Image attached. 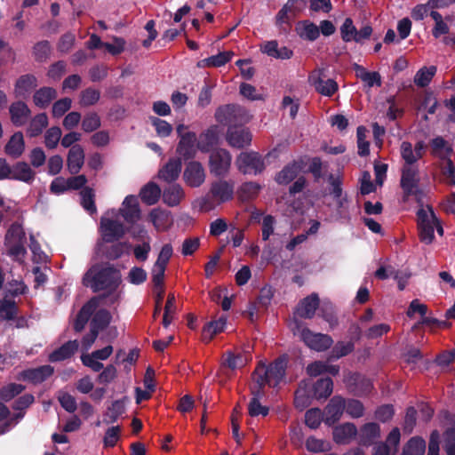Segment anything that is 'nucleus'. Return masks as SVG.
I'll list each match as a JSON object with an SVG mask.
<instances>
[{
  "instance_id": "ea45409f",
  "label": "nucleus",
  "mask_w": 455,
  "mask_h": 455,
  "mask_svg": "<svg viewBox=\"0 0 455 455\" xmlns=\"http://www.w3.org/2000/svg\"><path fill=\"white\" fill-rule=\"evenodd\" d=\"M80 204L90 215L97 213V207L95 204V192L90 187H85L80 191Z\"/></svg>"
},
{
  "instance_id": "393cba45",
  "label": "nucleus",
  "mask_w": 455,
  "mask_h": 455,
  "mask_svg": "<svg viewBox=\"0 0 455 455\" xmlns=\"http://www.w3.org/2000/svg\"><path fill=\"white\" fill-rule=\"evenodd\" d=\"M219 142V132L217 125H212L203 132L197 141V148L202 153H210L212 148Z\"/></svg>"
},
{
  "instance_id": "72a5a7b5",
  "label": "nucleus",
  "mask_w": 455,
  "mask_h": 455,
  "mask_svg": "<svg viewBox=\"0 0 455 455\" xmlns=\"http://www.w3.org/2000/svg\"><path fill=\"white\" fill-rule=\"evenodd\" d=\"M57 91L54 88L44 86L36 91L33 101L36 107L46 108L57 98Z\"/></svg>"
},
{
  "instance_id": "a878e982",
  "label": "nucleus",
  "mask_w": 455,
  "mask_h": 455,
  "mask_svg": "<svg viewBox=\"0 0 455 455\" xmlns=\"http://www.w3.org/2000/svg\"><path fill=\"white\" fill-rule=\"evenodd\" d=\"M182 169V160L178 157L170 158L169 161L159 171L158 176L163 180L172 183L175 181Z\"/></svg>"
},
{
  "instance_id": "13d9d810",
  "label": "nucleus",
  "mask_w": 455,
  "mask_h": 455,
  "mask_svg": "<svg viewBox=\"0 0 455 455\" xmlns=\"http://www.w3.org/2000/svg\"><path fill=\"white\" fill-rule=\"evenodd\" d=\"M151 124L155 127L156 134L159 137L166 138L172 132V126L167 121L158 118L151 117Z\"/></svg>"
},
{
  "instance_id": "c9c22d12",
  "label": "nucleus",
  "mask_w": 455,
  "mask_h": 455,
  "mask_svg": "<svg viewBox=\"0 0 455 455\" xmlns=\"http://www.w3.org/2000/svg\"><path fill=\"white\" fill-rule=\"evenodd\" d=\"M333 381L330 377L317 379L312 387L313 397L317 400L327 399L332 393Z\"/></svg>"
},
{
  "instance_id": "7c9ffc66",
  "label": "nucleus",
  "mask_w": 455,
  "mask_h": 455,
  "mask_svg": "<svg viewBox=\"0 0 455 455\" xmlns=\"http://www.w3.org/2000/svg\"><path fill=\"white\" fill-rule=\"evenodd\" d=\"M36 86L37 78L34 75H22L15 83L14 92L17 97H26Z\"/></svg>"
},
{
  "instance_id": "e2e57ef3",
  "label": "nucleus",
  "mask_w": 455,
  "mask_h": 455,
  "mask_svg": "<svg viewBox=\"0 0 455 455\" xmlns=\"http://www.w3.org/2000/svg\"><path fill=\"white\" fill-rule=\"evenodd\" d=\"M345 411L352 418L357 419L363 415L364 406L359 400L348 399L346 401Z\"/></svg>"
},
{
  "instance_id": "4468645a",
  "label": "nucleus",
  "mask_w": 455,
  "mask_h": 455,
  "mask_svg": "<svg viewBox=\"0 0 455 455\" xmlns=\"http://www.w3.org/2000/svg\"><path fill=\"white\" fill-rule=\"evenodd\" d=\"M212 183L209 195L215 199L218 204H223L233 199L235 192V182L219 178Z\"/></svg>"
},
{
  "instance_id": "bf43d9fd",
  "label": "nucleus",
  "mask_w": 455,
  "mask_h": 455,
  "mask_svg": "<svg viewBox=\"0 0 455 455\" xmlns=\"http://www.w3.org/2000/svg\"><path fill=\"white\" fill-rule=\"evenodd\" d=\"M323 419V414L320 409L312 408L307 411L305 414V423L311 429L317 428Z\"/></svg>"
},
{
  "instance_id": "f257e3e1",
  "label": "nucleus",
  "mask_w": 455,
  "mask_h": 455,
  "mask_svg": "<svg viewBox=\"0 0 455 455\" xmlns=\"http://www.w3.org/2000/svg\"><path fill=\"white\" fill-rule=\"evenodd\" d=\"M287 368V356L282 355L269 365L259 363L251 374L253 384L250 387L251 398L257 401L265 395L266 386L275 387L280 384L285 376Z\"/></svg>"
},
{
  "instance_id": "4be33fe9",
  "label": "nucleus",
  "mask_w": 455,
  "mask_h": 455,
  "mask_svg": "<svg viewBox=\"0 0 455 455\" xmlns=\"http://www.w3.org/2000/svg\"><path fill=\"white\" fill-rule=\"evenodd\" d=\"M303 167L302 161H292L286 164L280 172L275 174V180L279 185H288L294 180Z\"/></svg>"
},
{
  "instance_id": "3c124183",
  "label": "nucleus",
  "mask_w": 455,
  "mask_h": 455,
  "mask_svg": "<svg viewBox=\"0 0 455 455\" xmlns=\"http://www.w3.org/2000/svg\"><path fill=\"white\" fill-rule=\"evenodd\" d=\"M367 129L360 125L356 129L358 155L367 156L370 154V143L366 140Z\"/></svg>"
},
{
  "instance_id": "f704fd0d",
  "label": "nucleus",
  "mask_w": 455,
  "mask_h": 455,
  "mask_svg": "<svg viewBox=\"0 0 455 455\" xmlns=\"http://www.w3.org/2000/svg\"><path fill=\"white\" fill-rule=\"evenodd\" d=\"M161 193L160 187L156 183L150 181L141 188L140 197L147 205H153L158 202Z\"/></svg>"
},
{
  "instance_id": "c756f323",
  "label": "nucleus",
  "mask_w": 455,
  "mask_h": 455,
  "mask_svg": "<svg viewBox=\"0 0 455 455\" xmlns=\"http://www.w3.org/2000/svg\"><path fill=\"white\" fill-rule=\"evenodd\" d=\"M163 202L170 207L177 206L185 197L182 187L177 183H173L164 189Z\"/></svg>"
},
{
  "instance_id": "5fc2aeb1",
  "label": "nucleus",
  "mask_w": 455,
  "mask_h": 455,
  "mask_svg": "<svg viewBox=\"0 0 455 455\" xmlns=\"http://www.w3.org/2000/svg\"><path fill=\"white\" fill-rule=\"evenodd\" d=\"M355 349V343L352 340L347 342L338 341L331 350V356L339 359L352 353Z\"/></svg>"
},
{
  "instance_id": "0e129e2a",
  "label": "nucleus",
  "mask_w": 455,
  "mask_h": 455,
  "mask_svg": "<svg viewBox=\"0 0 455 455\" xmlns=\"http://www.w3.org/2000/svg\"><path fill=\"white\" fill-rule=\"evenodd\" d=\"M71 104L72 100L68 97L62 98L55 101L52 109L53 117H61L66 112H68L70 109Z\"/></svg>"
},
{
  "instance_id": "37998d69",
  "label": "nucleus",
  "mask_w": 455,
  "mask_h": 455,
  "mask_svg": "<svg viewBox=\"0 0 455 455\" xmlns=\"http://www.w3.org/2000/svg\"><path fill=\"white\" fill-rule=\"evenodd\" d=\"M19 314V307L14 300L4 299L0 301V322L14 320Z\"/></svg>"
},
{
  "instance_id": "0eeeda50",
  "label": "nucleus",
  "mask_w": 455,
  "mask_h": 455,
  "mask_svg": "<svg viewBox=\"0 0 455 455\" xmlns=\"http://www.w3.org/2000/svg\"><path fill=\"white\" fill-rule=\"evenodd\" d=\"M237 169L243 174H260L265 170L264 159L255 151L242 152L236 158Z\"/></svg>"
},
{
  "instance_id": "a19ab883",
  "label": "nucleus",
  "mask_w": 455,
  "mask_h": 455,
  "mask_svg": "<svg viewBox=\"0 0 455 455\" xmlns=\"http://www.w3.org/2000/svg\"><path fill=\"white\" fill-rule=\"evenodd\" d=\"M48 125V116L45 113L36 115L29 122L27 133L29 137H37Z\"/></svg>"
},
{
  "instance_id": "6e6552de",
  "label": "nucleus",
  "mask_w": 455,
  "mask_h": 455,
  "mask_svg": "<svg viewBox=\"0 0 455 455\" xmlns=\"http://www.w3.org/2000/svg\"><path fill=\"white\" fill-rule=\"evenodd\" d=\"M325 77V69L316 68L308 75V82L321 95L331 97L338 91L339 85L334 79Z\"/></svg>"
},
{
  "instance_id": "338daca9",
  "label": "nucleus",
  "mask_w": 455,
  "mask_h": 455,
  "mask_svg": "<svg viewBox=\"0 0 455 455\" xmlns=\"http://www.w3.org/2000/svg\"><path fill=\"white\" fill-rule=\"evenodd\" d=\"M172 252H173V250H172V244H170V243L164 244L162 247V249L159 252L158 258L154 266H156V267H163V268L166 269L168 262L172 256Z\"/></svg>"
},
{
  "instance_id": "7ed1b4c3",
  "label": "nucleus",
  "mask_w": 455,
  "mask_h": 455,
  "mask_svg": "<svg viewBox=\"0 0 455 455\" xmlns=\"http://www.w3.org/2000/svg\"><path fill=\"white\" fill-rule=\"evenodd\" d=\"M215 120L222 124L228 125H244L247 124L251 116L245 108L239 104L230 103L218 107L214 113Z\"/></svg>"
},
{
  "instance_id": "69168bd1",
  "label": "nucleus",
  "mask_w": 455,
  "mask_h": 455,
  "mask_svg": "<svg viewBox=\"0 0 455 455\" xmlns=\"http://www.w3.org/2000/svg\"><path fill=\"white\" fill-rule=\"evenodd\" d=\"M248 412L251 417H266L269 413V408L262 405L257 398H251L248 404Z\"/></svg>"
},
{
  "instance_id": "aec40b11",
  "label": "nucleus",
  "mask_w": 455,
  "mask_h": 455,
  "mask_svg": "<svg viewBox=\"0 0 455 455\" xmlns=\"http://www.w3.org/2000/svg\"><path fill=\"white\" fill-rule=\"evenodd\" d=\"M11 121L16 127L23 126L30 117L31 110L28 106L21 100L12 102L9 108Z\"/></svg>"
},
{
  "instance_id": "864d4df0",
  "label": "nucleus",
  "mask_w": 455,
  "mask_h": 455,
  "mask_svg": "<svg viewBox=\"0 0 455 455\" xmlns=\"http://www.w3.org/2000/svg\"><path fill=\"white\" fill-rule=\"evenodd\" d=\"M401 157L404 161L403 165L413 166L419 160L416 157L412 144L409 141H403L400 147Z\"/></svg>"
},
{
  "instance_id": "f03ea898",
  "label": "nucleus",
  "mask_w": 455,
  "mask_h": 455,
  "mask_svg": "<svg viewBox=\"0 0 455 455\" xmlns=\"http://www.w3.org/2000/svg\"><path fill=\"white\" fill-rule=\"evenodd\" d=\"M121 272L114 265L106 263L101 266H93L84 275L83 283L90 287L93 292L107 291L100 298L105 299L108 294L114 292L121 283Z\"/></svg>"
},
{
  "instance_id": "6ab92c4d",
  "label": "nucleus",
  "mask_w": 455,
  "mask_h": 455,
  "mask_svg": "<svg viewBox=\"0 0 455 455\" xmlns=\"http://www.w3.org/2000/svg\"><path fill=\"white\" fill-rule=\"evenodd\" d=\"M320 299L316 293H311L301 299L296 307L294 315L302 319H312L319 307Z\"/></svg>"
},
{
  "instance_id": "9d476101",
  "label": "nucleus",
  "mask_w": 455,
  "mask_h": 455,
  "mask_svg": "<svg viewBox=\"0 0 455 455\" xmlns=\"http://www.w3.org/2000/svg\"><path fill=\"white\" fill-rule=\"evenodd\" d=\"M100 233L104 243H114L124 236L125 229L121 222L112 219L102 218L100 220Z\"/></svg>"
},
{
  "instance_id": "c03bdc74",
  "label": "nucleus",
  "mask_w": 455,
  "mask_h": 455,
  "mask_svg": "<svg viewBox=\"0 0 455 455\" xmlns=\"http://www.w3.org/2000/svg\"><path fill=\"white\" fill-rule=\"evenodd\" d=\"M112 320L110 312L105 308L96 311L90 323V327L97 330L98 331L106 329Z\"/></svg>"
},
{
  "instance_id": "c85d7f7f",
  "label": "nucleus",
  "mask_w": 455,
  "mask_h": 455,
  "mask_svg": "<svg viewBox=\"0 0 455 455\" xmlns=\"http://www.w3.org/2000/svg\"><path fill=\"white\" fill-rule=\"evenodd\" d=\"M357 434V428L354 423H344L333 429V440L339 444L348 443Z\"/></svg>"
},
{
  "instance_id": "de8ad7c7",
  "label": "nucleus",
  "mask_w": 455,
  "mask_h": 455,
  "mask_svg": "<svg viewBox=\"0 0 455 455\" xmlns=\"http://www.w3.org/2000/svg\"><path fill=\"white\" fill-rule=\"evenodd\" d=\"M124 412V406L119 400L114 401L107 411L103 414V422L107 425L116 422L119 417Z\"/></svg>"
},
{
  "instance_id": "a211bd4d",
  "label": "nucleus",
  "mask_w": 455,
  "mask_h": 455,
  "mask_svg": "<svg viewBox=\"0 0 455 455\" xmlns=\"http://www.w3.org/2000/svg\"><path fill=\"white\" fill-rule=\"evenodd\" d=\"M99 299L98 297H92L80 308L74 323V330L76 332H81L84 329L86 323L99 306Z\"/></svg>"
},
{
  "instance_id": "6e6d98bb",
  "label": "nucleus",
  "mask_w": 455,
  "mask_h": 455,
  "mask_svg": "<svg viewBox=\"0 0 455 455\" xmlns=\"http://www.w3.org/2000/svg\"><path fill=\"white\" fill-rule=\"evenodd\" d=\"M51 44L49 41L43 40L36 43L33 47V54L37 61L46 60L51 53Z\"/></svg>"
},
{
  "instance_id": "bb28decb",
  "label": "nucleus",
  "mask_w": 455,
  "mask_h": 455,
  "mask_svg": "<svg viewBox=\"0 0 455 455\" xmlns=\"http://www.w3.org/2000/svg\"><path fill=\"white\" fill-rule=\"evenodd\" d=\"M380 436V427L375 422L364 424L360 428L359 444L369 447L375 443V441Z\"/></svg>"
},
{
  "instance_id": "052dcab7",
  "label": "nucleus",
  "mask_w": 455,
  "mask_h": 455,
  "mask_svg": "<svg viewBox=\"0 0 455 455\" xmlns=\"http://www.w3.org/2000/svg\"><path fill=\"white\" fill-rule=\"evenodd\" d=\"M356 28L351 18H346L340 27V36L344 42L348 43L355 40Z\"/></svg>"
},
{
  "instance_id": "412c9836",
  "label": "nucleus",
  "mask_w": 455,
  "mask_h": 455,
  "mask_svg": "<svg viewBox=\"0 0 455 455\" xmlns=\"http://www.w3.org/2000/svg\"><path fill=\"white\" fill-rule=\"evenodd\" d=\"M36 172L26 162L20 161L11 165V173L9 180L21 181L31 184L35 180Z\"/></svg>"
},
{
  "instance_id": "79ce46f5",
  "label": "nucleus",
  "mask_w": 455,
  "mask_h": 455,
  "mask_svg": "<svg viewBox=\"0 0 455 455\" xmlns=\"http://www.w3.org/2000/svg\"><path fill=\"white\" fill-rule=\"evenodd\" d=\"M111 245L105 246L102 249L103 256L108 260H115L120 259L125 251L130 247V244L126 242L111 243Z\"/></svg>"
},
{
  "instance_id": "f8f14e48",
  "label": "nucleus",
  "mask_w": 455,
  "mask_h": 455,
  "mask_svg": "<svg viewBox=\"0 0 455 455\" xmlns=\"http://www.w3.org/2000/svg\"><path fill=\"white\" fill-rule=\"evenodd\" d=\"M197 149L196 133L188 131L180 139L176 147V153L179 155L178 158L188 161L196 157Z\"/></svg>"
},
{
  "instance_id": "dca6fc26",
  "label": "nucleus",
  "mask_w": 455,
  "mask_h": 455,
  "mask_svg": "<svg viewBox=\"0 0 455 455\" xmlns=\"http://www.w3.org/2000/svg\"><path fill=\"white\" fill-rule=\"evenodd\" d=\"M120 213L127 224H135L141 218V211L138 198L133 195L127 196L123 202Z\"/></svg>"
},
{
  "instance_id": "1a4fd4ad",
  "label": "nucleus",
  "mask_w": 455,
  "mask_h": 455,
  "mask_svg": "<svg viewBox=\"0 0 455 455\" xmlns=\"http://www.w3.org/2000/svg\"><path fill=\"white\" fill-rule=\"evenodd\" d=\"M419 171L417 165H403L400 185L406 197L421 193L419 188Z\"/></svg>"
},
{
  "instance_id": "09e8293b",
  "label": "nucleus",
  "mask_w": 455,
  "mask_h": 455,
  "mask_svg": "<svg viewBox=\"0 0 455 455\" xmlns=\"http://www.w3.org/2000/svg\"><path fill=\"white\" fill-rule=\"evenodd\" d=\"M426 450V442L421 437H411L403 448L402 455H423Z\"/></svg>"
},
{
  "instance_id": "a18cd8bd",
  "label": "nucleus",
  "mask_w": 455,
  "mask_h": 455,
  "mask_svg": "<svg viewBox=\"0 0 455 455\" xmlns=\"http://www.w3.org/2000/svg\"><path fill=\"white\" fill-rule=\"evenodd\" d=\"M436 70L435 66L421 68L414 76L415 84L421 88L427 87L435 76Z\"/></svg>"
},
{
  "instance_id": "39448f33",
  "label": "nucleus",
  "mask_w": 455,
  "mask_h": 455,
  "mask_svg": "<svg viewBox=\"0 0 455 455\" xmlns=\"http://www.w3.org/2000/svg\"><path fill=\"white\" fill-rule=\"evenodd\" d=\"M231 162L229 151L221 148L212 149L208 160L210 173L216 178H225L229 173Z\"/></svg>"
},
{
  "instance_id": "4c0bfd02",
  "label": "nucleus",
  "mask_w": 455,
  "mask_h": 455,
  "mask_svg": "<svg viewBox=\"0 0 455 455\" xmlns=\"http://www.w3.org/2000/svg\"><path fill=\"white\" fill-rule=\"evenodd\" d=\"M227 319L225 317H220L218 320L207 323L203 328V339L205 342L211 341L215 335L224 331Z\"/></svg>"
},
{
  "instance_id": "2f4dec72",
  "label": "nucleus",
  "mask_w": 455,
  "mask_h": 455,
  "mask_svg": "<svg viewBox=\"0 0 455 455\" xmlns=\"http://www.w3.org/2000/svg\"><path fill=\"white\" fill-rule=\"evenodd\" d=\"M251 359L250 354L245 352H241L238 354H235L232 351H227L224 354V361L222 363L223 366L229 368L234 371L236 369L243 368L246 365V363Z\"/></svg>"
},
{
  "instance_id": "423d86ee",
  "label": "nucleus",
  "mask_w": 455,
  "mask_h": 455,
  "mask_svg": "<svg viewBox=\"0 0 455 455\" xmlns=\"http://www.w3.org/2000/svg\"><path fill=\"white\" fill-rule=\"evenodd\" d=\"M295 324L300 339L311 349L315 351H325L332 346L333 339L330 335L315 333L308 328L302 327L301 323L298 321H296Z\"/></svg>"
},
{
  "instance_id": "f3484780",
  "label": "nucleus",
  "mask_w": 455,
  "mask_h": 455,
  "mask_svg": "<svg viewBox=\"0 0 455 455\" xmlns=\"http://www.w3.org/2000/svg\"><path fill=\"white\" fill-rule=\"evenodd\" d=\"M54 372V368L49 364L36 368H30L20 372V378L34 385L40 384L50 378Z\"/></svg>"
},
{
  "instance_id": "49530a36",
  "label": "nucleus",
  "mask_w": 455,
  "mask_h": 455,
  "mask_svg": "<svg viewBox=\"0 0 455 455\" xmlns=\"http://www.w3.org/2000/svg\"><path fill=\"white\" fill-rule=\"evenodd\" d=\"M261 189V186L254 181H247L241 185L238 190L242 201H250L256 198Z\"/></svg>"
},
{
  "instance_id": "8fccbe9b",
  "label": "nucleus",
  "mask_w": 455,
  "mask_h": 455,
  "mask_svg": "<svg viewBox=\"0 0 455 455\" xmlns=\"http://www.w3.org/2000/svg\"><path fill=\"white\" fill-rule=\"evenodd\" d=\"M25 387L21 384L10 383L0 388V400L9 402L16 395H20Z\"/></svg>"
},
{
  "instance_id": "58836bf2",
  "label": "nucleus",
  "mask_w": 455,
  "mask_h": 455,
  "mask_svg": "<svg viewBox=\"0 0 455 455\" xmlns=\"http://www.w3.org/2000/svg\"><path fill=\"white\" fill-rule=\"evenodd\" d=\"M233 53L231 52H222L209 58L201 60L197 62V67L204 68L206 67L219 68L231 60Z\"/></svg>"
},
{
  "instance_id": "774afa93",
  "label": "nucleus",
  "mask_w": 455,
  "mask_h": 455,
  "mask_svg": "<svg viewBox=\"0 0 455 455\" xmlns=\"http://www.w3.org/2000/svg\"><path fill=\"white\" fill-rule=\"evenodd\" d=\"M444 450L447 455H455V428L450 427L444 432Z\"/></svg>"
},
{
  "instance_id": "cd10ccee",
  "label": "nucleus",
  "mask_w": 455,
  "mask_h": 455,
  "mask_svg": "<svg viewBox=\"0 0 455 455\" xmlns=\"http://www.w3.org/2000/svg\"><path fill=\"white\" fill-rule=\"evenodd\" d=\"M78 347L77 340H68L49 355V361L56 363L69 359L77 351Z\"/></svg>"
},
{
  "instance_id": "4d7b16f0",
  "label": "nucleus",
  "mask_w": 455,
  "mask_h": 455,
  "mask_svg": "<svg viewBox=\"0 0 455 455\" xmlns=\"http://www.w3.org/2000/svg\"><path fill=\"white\" fill-rule=\"evenodd\" d=\"M100 98V91L93 88H86L81 92L80 104L84 107H89L96 104Z\"/></svg>"
},
{
  "instance_id": "2eb2a0df",
  "label": "nucleus",
  "mask_w": 455,
  "mask_h": 455,
  "mask_svg": "<svg viewBox=\"0 0 455 455\" xmlns=\"http://www.w3.org/2000/svg\"><path fill=\"white\" fill-rule=\"evenodd\" d=\"M417 217L420 241L429 244L435 238L434 222L431 220L430 212H427L425 209L420 208L417 212Z\"/></svg>"
},
{
  "instance_id": "b1692460",
  "label": "nucleus",
  "mask_w": 455,
  "mask_h": 455,
  "mask_svg": "<svg viewBox=\"0 0 455 455\" xmlns=\"http://www.w3.org/2000/svg\"><path fill=\"white\" fill-rule=\"evenodd\" d=\"M84 164V151L81 145L75 144L68 151L67 165L68 172L76 175Z\"/></svg>"
},
{
  "instance_id": "473e14b6",
  "label": "nucleus",
  "mask_w": 455,
  "mask_h": 455,
  "mask_svg": "<svg viewBox=\"0 0 455 455\" xmlns=\"http://www.w3.org/2000/svg\"><path fill=\"white\" fill-rule=\"evenodd\" d=\"M25 149V142L21 132H15L4 147V152L12 158L20 157Z\"/></svg>"
},
{
  "instance_id": "9b49d317",
  "label": "nucleus",
  "mask_w": 455,
  "mask_h": 455,
  "mask_svg": "<svg viewBox=\"0 0 455 455\" xmlns=\"http://www.w3.org/2000/svg\"><path fill=\"white\" fill-rule=\"evenodd\" d=\"M252 135L243 125H230L228 127L226 140L235 148H243L251 145Z\"/></svg>"
},
{
  "instance_id": "ddd939ff",
  "label": "nucleus",
  "mask_w": 455,
  "mask_h": 455,
  "mask_svg": "<svg viewBox=\"0 0 455 455\" xmlns=\"http://www.w3.org/2000/svg\"><path fill=\"white\" fill-rule=\"evenodd\" d=\"M205 178V170L200 162L192 159L186 164L183 180L188 187L199 188L204 183Z\"/></svg>"
},
{
  "instance_id": "5701e85b",
  "label": "nucleus",
  "mask_w": 455,
  "mask_h": 455,
  "mask_svg": "<svg viewBox=\"0 0 455 455\" xmlns=\"http://www.w3.org/2000/svg\"><path fill=\"white\" fill-rule=\"evenodd\" d=\"M345 407L346 400L343 397L339 395L333 396L326 407L325 423L333 425L338 422L345 411Z\"/></svg>"
},
{
  "instance_id": "680f3d73",
  "label": "nucleus",
  "mask_w": 455,
  "mask_h": 455,
  "mask_svg": "<svg viewBox=\"0 0 455 455\" xmlns=\"http://www.w3.org/2000/svg\"><path fill=\"white\" fill-rule=\"evenodd\" d=\"M61 138V130L58 126H53L48 129L44 136L45 146L49 149H53L58 146V143Z\"/></svg>"
},
{
  "instance_id": "e433bc0d",
  "label": "nucleus",
  "mask_w": 455,
  "mask_h": 455,
  "mask_svg": "<svg viewBox=\"0 0 455 455\" xmlns=\"http://www.w3.org/2000/svg\"><path fill=\"white\" fill-rule=\"evenodd\" d=\"M296 31L299 37L308 41H315L320 36L318 26L307 20L299 21L296 27Z\"/></svg>"
},
{
  "instance_id": "20e7f679",
  "label": "nucleus",
  "mask_w": 455,
  "mask_h": 455,
  "mask_svg": "<svg viewBox=\"0 0 455 455\" xmlns=\"http://www.w3.org/2000/svg\"><path fill=\"white\" fill-rule=\"evenodd\" d=\"M26 243V233L22 226L17 222L12 223L7 230L4 238L8 255L16 259L24 258L27 254Z\"/></svg>"
},
{
  "instance_id": "603ef678",
  "label": "nucleus",
  "mask_w": 455,
  "mask_h": 455,
  "mask_svg": "<svg viewBox=\"0 0 455 455\" xmlns=\"http://www.w3.org/2000/svg\"><path fill=\"white\" fill-rule=\"evenodd\" d=\"M100 118L95 112L86 114L82 120V129L85 132H92L100 128Z\"/></svg>"
}]
</instances>
